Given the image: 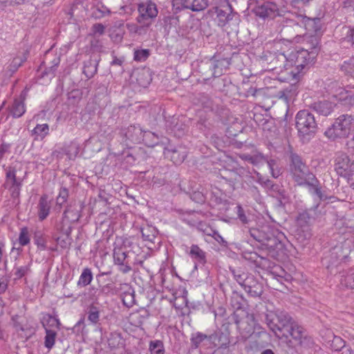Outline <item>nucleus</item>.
Segmentation results:
<instances>
[{
  "label": "nucleus",
  "instance_id": "obj_6",
  "mask_svg": "<svg viewBox=\"0 0 354 354\" xmlns=\"http://www.w3.org/2000/svg\"><path fill=\"white\" fill-rule=\"evenodd\" d=\"M279 339L282 340L286 346L294 349L297 346H304L310 342V337L306 334L304 328L295 322L288 330L283 333Z\"/></svg>",
  "mask_w": 354,
  "mask_h": 354
},
{
  "label": "nucleus",
  "instance_id": "obj_26",
  "mask_svg": "<svg viewBox=\"0 0 354 354\" xmlns=\"http://www.w3.org/2000/svg\"><path fill=\"white\" fill-rule=\"evenodd\" d=\"M335 97L337 102L346 109H351L354 106V93L350 89H342Z\"/></svg>",
  "mask_w": 354,
  "mask_h": 354
},
{
  "label": "nucleus",
  "instance_id": "obj_37",
  "mask_svg": "<svg viewBox=\"0 0 354 354\" xmlns=\"http://www.w3.org/2000/svg\"><path fill=\"white\" fill-rule=\"evenodd\" d=\"M214 4V0H191V10L200 12Z\"/></svg>",
  "mask_w": 354,
  "mask_h": 354
},
{
  "label": "nucleus",
  "instance_id": "obj_32",
  "mask_svg": "<svg viewBox=\"0 0 354 354\" xmlns=\"http://www.w3.org/2000/svg\"><path fill=\"white\" fill-rule=\"evenodd\" d=\"M26 111L24 98L22 100L15 99L10 108V115L13 118H20Z\"/></svg>",
  "mask_w": 354,
  "mask_h": 354
},
{
  "label": "nucleus",
  "instance_id": "obj_25",
  "mask_svg": "<svg viewBox=\"0 0 354 354\" xmlns=\"http://www.w3.org/2000/svg\"><path fill=\"white\" fill-rule=\"evenodd\" d=\"M217 17L218 18V25L225 26L230 21H231L235 13L233 12L232 6L227 3L223 8L215 7Z\"/></svg>",
  "mask_w": 354,
  "mask_h": 354
},
{
  "label": "nucleus",
  "instance_id": "obj_28",
  "mask_svg": "<svg viewBox=\"0 0 354 354\" xmlns=\"http://www.w3.org/2000/svg\"><path fill=\"white\" fill-rule=\"evenodd\" d=\"M50 201L46 194L42 195L37 205L38 217L40 221H44L47 218L50 210Z\"/></svg>",
  "mask_w": 354,
  "mask_h": 354
},
{
  "label": "nucleus",
  "instance_id": "obj_61",
  "mask_svg": "<svg viewBox=\"0 0 354 354\" xmlns=\"http://www.w3.org/2000/svg\"><path fill=\"white\" fill-rule=\"evenodd\" d=\"M266 158L263 155L259 153L254 156H245V159L253 165H257L262 161H265Z\"/></svg>",
  "mask_w": 354,
  "mask_h": 354
},
{
  "label": "nucleus",
  "instance_id": "obj_53",
  "mask_svg": "<svg viewBox=\"0 0 354 354\" xmlns=\"http://www.w3.org/2000/svg\"><path fill=\"white\" fill-rule=\"evenodd\" d=\"M191 199L195 203L203 204L206 201V194L204 192V189L202 188L201 190L197 189L193 191L190 194Z\"/></svg>",
  "mask_w": 354,
  "mask_h": 354
},
{
  "label": "nucleus",
  "instance_id": "obj_57",
  "mask_svg": "<svg viewBox=\"0 0 354 354\" xmlns=\"http://www.w3.org/2000/svg\"><path fill=\"white\" fill-rule=\"evenodd\" d=\"M149 56V50L148 49H142V50H136L134 52L133 59L137 62H143L145 61Z\"/></svg>",
  "mask_w": 354,
  "mask_h": 354
},
{
  "label": "nucleus",
  "instance_id": "obj_64",
  "mask_svg": "<svg viewBox=\"0 0 354 354\" xmlns=\"http://www.w3.org/2000/svg\"><path fill=\"white\" fill-rule=\"evenodd\" d=\"M333 347L335 351H339L345 346L344 341L339 337H335L333 340Z\"/></svg>",
  "mask_w": 354,
  "mask_h": 354
},
{
  "label": "nucleus",
  "instance_id": "obj_19",
  "mask_svg": "<svg viewBox=\"0 0 354 354\" xmlns=\"http://www.w3.org/2000/svg\"><path fill=\"white\" fill-rule=\"evenodd\" d=\"M142 129L135 125H130L127 128H123L120 130L121 136L125 138V141L133 144L142 142Z\"/></svg>",
  "mask_w": 354,
  "mask_h": 354
},
{
  "label": "nucleus",
  "instance_id": "obj_35",
  "mask_svg": "<svg viewBox=\"0 0 354 354\" xmlns=\"http://www.w3.org/2000/svg\"><path fill=\"white\" fill-rule=\"evenodd\" d=\"M189 255L201 263L204 264L206 263L205 252L197 245H192L191 246Z\"/></svg>",
  "mask_w": 354,
  "mask_h": 354
},
{
  "label": "nucleus",
  "instance_id": "obj_48",
  "mask_svg": "<svg viewBox=\"0 0 354 354\" xmlns=\"http://www.w3.org/2000/svg\"><path fill=\"white\" fill-rule=\"evenodd\" d=\"M42 324L44 327L60 328L61 323L59 320L50 315H46L43 317Z\"/></svg>",
  "mask_w": 354,
  "mask_h": 354
},
{
  "label": "nucleus",
  "instance_id": "obj_20",
  "mask_svg": "<svg viewBox=\"0 0 354 354\" xmlns=\"http://www.w3.org/2000/svg\"><path fill=\"white\" fill-rule=\"evenodd\" d=\"M28 52H22L17 54L12 59L8 62L3 68L5 75L8 77H11L25 62L28 57Z\"/></svg>",
  "mask_w": 354,
  "mask_h": 354
},
{
  "label": "nucleus",
  "instance_id": "obj_16",
  "mask_svg": "<svg viewBox=\"0 0 354 354\" xmlns=\"http://www.w3.org/2000/svg\"><path fill=\"white\" fill-rule=\"evenodd\" d=\"M113 262L115 265L119 266V270L123 274L129 273L131 270V267L127 260L128 257L127 252L123 250L122 246H115L113 251Z\"/></svg>",
  "mask_w": 354,
  "mask_h": 354
},
{
  "label": "nucleus",
  "instance_id": "obj_2",
  "mask_svg": "<svg viewBox=\"0 0 354 354\" xmlns=\"http://www.w3.org/2000/svg\"><path fill=\"white\" fill-rule=\"evenodd\" d=\"M353 248L352 239H346L340 241L333 246L328 254L322 259L323 264L332 272L334 268L347 261Z\"/></svg>",
  "mask_w": 354,
  "mask_h": 354
},
{
  "label": "nucleus",
  "instance_id": "obj_23",
  "mask_svg": "<svg viewBox=\"0 0 354 354\" xmlns=\"http://www.w3.org/2000/svg\"><path fill=\"white\" fill-rule=\"evenodd\" d=\"M216 335H207L201 332L193 333L190 338L191 347L193 349L198 348L201 344L208 345L216 342Z\"/></svg>",
  "mask_w": 354,
  "mask_h": 354
},
{
  "label": "nucleus",
  "instance_id": "obj_38",
  "mask_svg": "<svg viewBox=\"0 0 354 354\" xmlns=\"http://www.w3.org/2000/svg\"><path fill=\"white\" fill-rule=\"evenodd\" d=\"M270 229L268 227H263L261 230L257 228H250L249 232L250 236L257 241L259 242L261 244L263 241L265 240V237L267 236V234L269 232Z\"/></svg>",
  "mask_w": 354,
  "mask_h": 354
},
{
  "label": "nucleus",
  "instance_id": "obj_3",
  "mask_svg": "<svg viewBox=\"0 0 354 354\" xmlns=\"http://www.w3.org/2000/svg\"><path fill=\"white\" fill-rule=\"evenodd\" d=\"M295 125L298 136L304 143L308 142L313 138L318 130L314 115L306 109L301 110L297 113Z\"/></svg>",
  "mask_w": 354,
  "mask_h": 354
},
{
  "label": "nucleus",
  "instance_id": "obj_18",
  "mask_svg": "<svg viewBox=\"0 0 354 354\" xmlns=\"http://www.w3.org/2000/svg\"><path fill=\"white\" fill-rule=\"evenodd\" d=\"M164 154L175 165L181 164L185 159L187 155V151L185 147L183 146L177 147H167L164 149Z\"/></svg>",
  "mask_w": 354,
  "mask_h": 354
},
{
  "label": "nucleus",
  "instance_id": "obj_14",
  "mask_svg": "<svg viewBox=\"0 0 354 354\" xmlns=\"http://www.w3.org/2000/svg\"><path fill=\"white\" fill-rule=\"evenodd\" d=\"M110 273V272H100L96 275L95 279L98 283L99 288L91 287L90 289V292H92L93 296L95 297L96 299L101 295L108 296L110 294H113V284L111 283L104 284L105 281L103 279L104 275L109 274Z\"/></svg>",
  "mask_w": 354,
  "mask_h": 354
},
{
  "label": "nucleus",
  "instance_id": "obj_39",
  "mask_svg": "<svg viewBox=\"0 0 354 354\" xmlns=\"http://www.w3.org/2000/svg\"><path fill=\"white\" fill-rule=\"evenodd\" d=\"M244 302H245V299L241 295H239L236 292H234L232 293V295L231 296V298H230V304H231V306L234 309H236V310L234 312H236L238 313H239L240 310L241 312L242 311L241 310L243 307Z\"/></svg>",
  "mask_w": 354,
  "mask_h": 354
},
{
  "label": "nucleus",
  "instance_id": "obj_50",
  "mask_svg": "<svg viewBox=\"0 0 354 354\" xmlns=\"http://www.w3.org/2000/svg\"><path fill=\"white\" fill-rule=\"evenodd\" d=\"M230 65V62L226 59L214 61L212 65L214 70L213 75L214 77L220 76L222 74L221 67H227Z\"/></svg>",
  "mask_w": 354,
  "mask_h": 354
},
{
  "label": "nucleus",
  "instance_id": "obj_7",
  "mask_svg": "<svg viewBox=\"0 0 354 354\" xmlns=\"http://www.w3.org/2000/svg\"><path fill=\"white\" fill-rule=\"evenodd\" d=\"M279 34L281 37L290 42L299 43L306 35L304 24L294 19H286L280 25Z\"/></svg>",
  "mask_w": 354,
  "mask_h": 354
},
{
  "label": "nucleus",
  "instance_id": "obj_43",
  "mask_svg": "<svg viewBox=\"0 0 354 354\" xmlns=\"http://www.w3.org/2000/svg\"><path fill=\"white\" fill-rule=\"evenodd\" d=\"M212 335H216L215 343H212L214 346L226 348L230 344L229 334L223 332L214 333Z\"/></svg>",
  "mask_w": 354,
  "mask_h": 354
},
{
  "label": "nucleus",
  "instance_id": "obj_12",
  "mask_svg": "<svg viewBox=\"0 0 354 354\" xmlns=\"http://www.w3.org/2000/svg\"><path fill=\"white\" fill-rule=\"evenodd\" d=\"M287 53H278L276 54H272L269 53V55H265L261 57V60L263 62L264 61L270 60L268 63L270 67H268L267 70L268 71H274V70H279L281 72L283 70L289 69V63L288 62Z\"/></svg>",
  "mask_w": 354,
  "mask_h": 354
},
{
  "label": "nucleus",
  "instance_id": "obj_33",
  "mask_svg": "<svg viewBox=\"0 0 354 354\" xmlns=\"http://www.w3.org/2000/svg\"><path fill=\"white\" fill-rule=\"evenodd\" d=\"M49 133V126L48 124H37L32 130L31 136L34 140H43Z\"/></svg>",
  "mask_w": 354,
  "mask_h": 354
},
{
  "label": "nucleus",
  "instance_id": "obj_52",
  "mask_svg": "<svg viewBox=\"0 0 354 354\" xmlns=\"http://www.w3.org/2000/svg\"><path fill=\"white\" fill-rule=\"evenodd\" d=\"M230 271L232 272L234 279L241 286H244L245 284L246 280H248V277L250 274L241 271V270H236L230 268Z\"/></svg>",
  "mask_w": 354,
  "mask_h": 354
},
{
  "label": "nucleus",
  "instance_id": "obj_59",
  "mask_svg": "<svg viewBox=\"0 0 354 354\" xmlns=\"http://www.w3.org/2000/svg\"><path fill=\"white\" fill-rule=\"evenodd\" d=\"M19 242L21 245H26L28 243H29L30 237L27 227H23L21 230L19 236Z\"/></svg>",
  "mask_w": 354,
  "mask_h": 354
},
{
  "label": "nucleus",
  "instance_id": "obj_41",
  "mask_svg": "<svg viewBox=\"0 0 354 354\" xmlns=\"http://www.w3.org/2000/svg\"><path fill=\"white\" fill-rule=\"evenodd\" d=\"M93 280V274L91 270L88 268H84L80 277L77 281V286L85 287L91 283Z\"/></svg>",
  "mask_w": 354,
  "mask_h": 354
},
{
  "label": "nucleus",
  "instance_id": "obj_34",
  "mask_svg": "<svg viewBox=\"0 0 354 354\" xmlns=\"http://www.w3.org/2000/svg\"><path fill=\"white\" fill-rule=\"evenodd\" d=\"M142 142L148 147H153L158 143L159 138L155 133L150 131H142Z\"/></svg>",
  "mask_w": 354,
  "mask_h": 354
},
{
  "label": "nucleus",
  "instance_id": "obj_27",
  "mask_svg": "<svg viewBox=\"0 0 354 354\" xmlns=\"http://www.w3.org/2000/svg\"><path fill=\"white\" fill-rule=\"evenodd\" d=\"M21 167L19 163H12L5 168L6 182L10 184L17 185L22 183L23 179L17 176V173Z\"/></svg>",
  "mask_w": 354,
  "mask_h": 354
},
{
  "label": "nucleus",
  "instance_id": "obj_42",
  "mask_svg": "<svg viewBox=\"0 0 354 354\" xmlns=\"http://www.w3.org/2000/svg\"><path fill=\"white\" fill-rule=\"evenodd\" d=\"M265 161L267 162L268 166L270 170L271 176L273 178H277L279 176L281 175V168L279 166L278 160L266 158Z\"/></svg>",
  "mask_w": 354,
  "mask_h": 354
},
{
  "label": "nucleus",
  "instance_id": "obj_40",
  "mask_svg": "<svg viewBox=\"0 0 354 354\" xmlns=\"http://www.w3.org/2000/svg\"><path fill=\"white\" fill-rule=\"evenodd\" d=\"M107 342L111 348H116L123 345V339L120 333L113 332L109 334Z\"/></svg>",
  "mask_w": 354,
  "mask_h": 354
},
{
  "label": "nucleus",
  "instance_id": "obj_1",
  "mask_svg": "<svg viewBox=\"0 0 354 354\" xmlns=\"http://www.w3.org/2000/svg\"><path fill=\"white\" fill-rule=\"evenodd\" d=\"M310 40L313 45L310 51L301 49L298 51L288 52L287 57L288 58L289 69H291L290 73L295 80L299 78L302 71L313 61L314 55L319 50L317 38L315 36H312L310 37Z\"/></svg>",
  "mask_w": 354,
  "mask_h": 354
},
{
  "label": "nucleus",
  "instance_id": "obj_45",
  "mask_svg": "<svg viewBox=\"0 0 354 354\" xmlns=\"http://www.w3.org/2000/svg\"><path fill=\"white\" fill-rule=\"evenodd\" d=\"M122 301L126 307H132L136 303L134 290L132 288H129V290L124 292L122 294Z\"/></svg>",
  "mask_w": 354,
  "mask_h": 354
},
{
  "label": "nucleus",
  "instance_id": "obj_29",
  "mask_svg": "<svg viewBox=\"0 0 354 354\" xmlns=\"http://www.w3.org/2000/svg\"><path fill=\"white\" fill-rule=\"evenodd\" d=\"M98 62V59L92 57L84 62L83 73L87 78L93 77L97 73Z\"/></svg>",
  "mask_w": 354,
  "mask_h": 354
},
{
  "label": "nucleus",
  "instance_id": "obj_49",
  "mask_svg": "<svg viewBox=\"0 0 354 354\" xmlns=\"http://www.w3.org/2000/svg\"><path fill=\"white\" fill-rule=\"evenodd\" d=\"M149 351L150 354H165L163 342L160 340L151 341Z\"/></svg>",
  "mask_w": 354,
  "mask_h": 354
},
{
  "label": "nucleus",
  "instance_id": "obj_22",
  "mask_svg": "<svg viewBox=\"0 0 354 354\" xmlns=\"http://www.w3.org/2000/svg\"><path fill=\"white\" fill-rule=\"evenodd\" d=\"M254 12L256 15L263 19L273 18L277 15L278 8L277 5L272 2H264L255 7Z\"/></svg>",
  "mask_w": 354,
  "mask_h": 354
},
{
  "label": "nucleus",
  "instance_id": "obj_60",
  "mask_svg": "<svg viewBox=\"0 0 354 354\" xmlns=\"http://www.w3.org/2000/svg\"><path fill=\"white\" fill-rule=\"evenodd\" d=\"M57 243L62 248H67L71 245L69 234L60 236L56 239Z\"/></svg>",
  "mask_w": 354,
  "mask_h": 354
},
{
  "label": "nucleus",
  "instance_id": "obj_4",
  "mask_svg": "<svg viewBox=\"0 0 354 354\" xmlns=\"http://www.w3.org/2000/svg\"><path fill=\"white\" fill-rule=\"evenodd\" d=\"M288 171L292 180L300 185L314 174L310 171L303 158L293 150L288 153Z\"/></svg>",
  "mask_w": 354,
  "mask_h": 354
},
{
  "label": "nucleus",
  "instance_id": "obj_46",
  "mask_svg": "<svg viewBox=\"0 0 354 354\" xmlns=\"http://www.w3.org/2000/svg\"><path fill=\"white\" fill-rule=\"evenodd\" d=\"M235 209L237 217L241 221L242 224L244 225H250V223L252 222V220L250 219V214L248 213L247 214L241 205H237Z\"/></svg>",
  "mask_w": 354,
  "mask_h": 354
},
{
  "label": "nucleus",
  "instance_id": "obj_9",
  "mask_svg": "<svg viewBox=\"0 0 354 354\" xmlns=\"http://www.w3.org/2000/svg\"><path fill=\"white\" fill-rule=\"evenodd\" d=\"M335 170L338 175L346 178L354 189V160L351 162L348 156L340 153L335 158Z\"/></svg>",
  "mask_w": 354,
  "mask_h": 354
},
{
  "label": "nucleus",
  "instance_id": "obj_31",
  "mask_svg": "<svg viewBox=\"0 0 354 354\" xmlns=\"http://www.w3.org/2000/svg\"><path fill=\"white\" fill-rule=\"evenodd\" d=\"M242 170V168L231 171L224 170L223 172L221 174V176L228 182L230 185H234L236 183L239 182Z\"/></svg>",
  "mask_w": 354,
  "mask_h": 354
},
{
  "label": "nucleus",
  "instance_id": "obj_11",
  "mask_svg": "<svg viewBox=\"0 0 354 354\" xmlns=\"http://www.w3.org/2000/svg\"><path fill=\"white\" fill-rule=\"evenodd\" d=\"M138 12L139 15L136 20L138 23L145 26H150L158 13L156 5L151 1L140 3Z\"/></svg>",
  "mask_w": 354,
  "mask_h": 354
},
{
  "label": "nucleus",
  "instance_id": "obj_5",
  "mask_svg": "<svg viewBox=\"0 0 354 354\" xmlns=\"http://www.w3.org/2000/svg\"><path fill=\"white\" fill-rule=\"evenodd\" d=\"M354 127V115L342 114L335 120L332 126L328 128L324 135L330 140L346 138L349 136Z\"/></svg>",
  "mask_w": 354,
  "mask_h": 354
},
{
  "label": "nucleus",
  "instance_id": "obj_10",
  "mask_svg": "<svg viewBox=\"0 0 354 354\" xmlns=\"http://www.w3.org/2000/svg\"><path fill=\"white\" fill-rule=\"evenodd\" d=\"M260 248L267 251L268 255L271 257L277 259L283 252L284 244L278 236L270 230L265 237V240L262 241Z\"/></svg>",
  "mask_w": 354,
  "mask_h": 354
},
{
  "label": "nucleus",
  "instance_id": "obj_55",
  "mask_svg": "<svg viewBox=\"0 0 354 354\" xmlns=\"http://www.w3.org/2000/svg\"><path fill=\"white\" fill-rule=\"evenodd\" d=\"M278 199L279 205L284 207L286 204L290 202V196L288 192L282 187L281 190L274 196Z\"/></svg>",
  "mask_w": 354,
  "mask_h": 354
},
{
  "label": "nucleus",
  "instance_id": "obj_44",
  "mask_svg": "<svg viewBox=\"0 0 354 354\" xmlns=\"http://www.w3.org/2000/svg\"><path fill=\"white\" fill-rule=\"evenodd\" d=\"M137 82L142 87H147L151 82V78L147 69H142L137 73Z\"/></svg>",
  "mask_w": 354,
  "mask_h": 354
},
{
  "label": "nucleus",
  "instance_id": "obj_63",
  "mask_svg": "<svg viewBox=\"0 0 354 354\" xmlns=\"http://www.w3.org/2000/svg\"><path fill=\"white\" fill-rule=\"evenodd\" d=\"M257 179L256 180L257 183H259L262 187L264 188L268 189L270 187V185L273 182L269 178H267L261 175H260L259 173L257 174Z\"/></svg>",
  "mask_w": 354,
  "mask_h": 354
},
{
  "label": "nucleus",
  "instance_id": "obj_21",
  "mask_svg": "<svg viewBox=\"0 0 354 354\" xmlns=\"http://www.w3.org/2000/svg\"><path fill=\"white\" fill-rule=\"evenodd\" d=\"M243 288L251 297H261L263 292V284L252 274L248 276Z\"/></svg>",
  "mask_w": 354,
  "mask_h": 354
},
{
  "label": "nucleus",
  "instance_id": "obj_54",
  "mask_svg": "<svg viewBox=\"0 0 354 354\" xmlns=\"http://www.w3.org/2000/svg\"><path fill=\"white\" fill-rule=\"evenodd\" d=\"M57 333L50 328H46L45 346L51 348L55 344Z\"/></svg>",
  "mask_w": 354,
  "mask_h": 354
},
{
  "label": "nucleus",
  "instance_id": "obj_62",
  "mask_svg": "<svg viewBox=\"0 0 354 354\" xmlns=\"http://www.w3.org/2000/svg\"><path fill=\"white\" fill-rule=\"evenodd\" d=\"M150 230H151V228L149 227L142 229L141 230L142 236V238L144 239V240L153 242V239L156 238L155 234H156V231L155 229L153 228L152 233L149 234V232Z\"/></svg>",
  "mask_w": 354,
  "mask_h": 354
},
{
  "label": "nucleus",
  "instance_id": "obj_56",
  "mask_svg": "<svg viewBox=\"0 0 354 354\" xmlns=\"http://www.w3.org/2000/svg\"><path fill=\"white\" fill-rule=\"evenodd\" d=\"M281 310H277L275 312H270L269 313H267L265 316V322L269 328L272 331V327L271 324H270V321L272 320V322L273 324H277L278 322V316H279V312Z\"/></svg>",
  "mask_w": 354,
  "mask_h": 354
},
{
  "label": "nucleus",
  "instance_id": "obj_8",
  "mask_svg": "<svg viewBox=\"0 0 354 354\" xmlns=\"http://www.w3.org/2000/svg\"><path fill=\"white\" fill-rule=\"evenodd\" d=\"M232 316L242 338L246 339L250 337L254 329L255 322L253 315L242 310L241 314L234 312Z\"/></svg>",
  "mask_w": 354,
  "mask_h": 354
},
{
  "label": "nucleus",
  "instance_id": "obj_30",
  "mask_svg": "<svg viewBox=\"0 0 354 354\" xmlns=\"http://www.w3.org/2000/svg\"><path fill=\"white\" fill-rule=\"evenodd\" d=\"M111 14L110 10L102 3H97L91 8V17L95 19H100Z\"/></svg>",
  "mask_w": 354,
  "mask_h": 354
},
{
  "label": "nucleus",
  "instance_id": "obj_51",
  "mask_svg": "<svg viewBox=\"0 0 354 354\" xmlns=\"http://www.w3.org/2000/svg\"><path fill=\"white\" fill-rule=\"evenodd\" d=\"M172 6L175 12L184 9L191 10V0H172Z\"/></svg>",
  "mask_w": 354,
  "mask_h": 354
},
{
  "label": "nucleus",
  "instance_id": "obj_15",
  "mask_svg": "<svg viewBox=\"0 0 354 354\" xmlns=\"http://www.w3.org/2000/svg\"><path fill=\"white\" fill-rule=\"evenodd\" d=\"M299 186H306L308 188L309 192L312 195L317 196L319 198V202L325 201L328 199L331 198L330 196H328L325 192L322 190V187L320 185L319 180L316 178L315 175H313L310 178H308L304 183L301 184Z\"/></svg>",
  "mask_w": 354,
  "mask_h": 354
},
{
  "label": "nucleus",
  "instance_id": "obj_17",
  "mask_svg": "<svg viewBox=\"0 0 354 354\" xmlns=\"http://www.w3.org/2000/svg\"><path fill=\"white\" fill-rule=\"evenodd\" d=\"M321 206L320 203H317L312 207L300 212L297 217V221L300 226H306L309 225L317 217L322 214V211L319 209Z\"/></svg>",
  "mask_w": 354,
  "mask_h": 354
},
{
  "label": "nucleus",
  "instance_id": "obj_24",
  "mask_svg": "<svg viewBox=\"0 0 354 354\" xmlns=\"http://www.w3.org/2000/svg\"><path fill=\"white\" fill-rule=\"evenodd\" d=\"M335 106V104L333 102L326 100L314 102L309 106L311 110L323 116L329 115L333 111Z\"/></svg>",
  "mask_w": 354,
  "mask_h": 354
},
{
  "label": "nucleus",
  "instance_id": "obj_13",
  "mask_svg": "<svg viewBox=\"0 0 354 354\" xmlns=\"http://www.w3.org/2000/svg\"><path fill=\"white\" fill-rule=\"evenodd\" d=\"M277 319V324H273L272 320L270 321V324H271L272 327V332L274 333L275 336L279 338L283 333L288 330L289 327L295 321L287 312L283 310L279 312Z\"/></svg>",
  "mask_w": 354,
  "mask_h": 354
},
{
  "label": "nucleus",
  "instance_id": "obj_58",
  "mask_svg": "<svg viewBox=\"0 0 354 354\" xmlns=\"http://www.w3.org/2000/svg\"><path fill=\"white\" fill-rule=\"evenodd\" d=\"M341 283L349 288H354V273L348 274L346 276H342Z\"/></svg>",
  "mask_w": 354,
  "mask_h": 354
},
{
  "label": "nucleus",
  "instance_id": "obj_36",
  "mask_svg": "<svg viewBox=\"0 0 354 354\" xmlns=\"http://www.w3.org/2000/svg\"><path fill=\"white\" fill-rule=\"evenodd\" d=\"M87 319L93 324H97L100 321L99 308L94 304H91L86 310Z\"/></svg>",
  "mask_w": 354,
  "mask_h": 354
},
{
  "label": "nucleus",
  "instance_id": "obj_47",
  "mask_svg": "<svg viewBox=\"0 0 354 354\" xmlns=\"http://www.w3.org/2000/svg\"><path fill=\"white\" fill-rule=\"evenodd\" d=\"M341 70L346 75L354 77V56L344 61L341 65Z\"/></svg>",
  "mask_w": 354,
  "mask_h": 354
}]
</instances>
